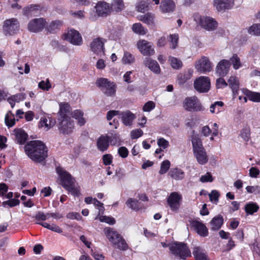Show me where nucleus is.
Instances as JSON below:
<instances>
[{
    "label": "nucleus",
    "instance_id": "f257e3e1",
    "mask_svg": "<svg viewBox=\"0 0 260 260\" xmlns=\"http://www.w3.org/2000/svg\"><path fill=\"white\" fill-rule=\"evenodd\" d=\"M27 156L36 163H42L48 156V149L45 144L38 140L31 141L24 146Z\"/></svg>",
    "mask_w": 260,
    "mask_h": 260
},
{
    "label": "nucleus",
    "instance_id": "f03ea898",
    "mask_svg": "<svg viewBox=\"0 0 260 260\" xmlns=\"http://www.w3.org/2000/svg\"><path fill=\"white\" fill-rule=\"evenodd\" d=\"M57 172L60 179V184L67 190L75 197L80 196L79 187L75 185V180L68 172L57 168Z\"/></svg>",
    "mask_w": 260,
    "mask_h": 260
},
{
    "label": "nucleus",
    "instance_id": "7ed1b4c3",
    "mask_svg": "<svg viewBox=\"0 0 260 260\" xmlns=\"http://www.w3.org/2000/svg\"><path fill=\"white\" fill-rule=\"evenodd\" d=\"M95 84L106 96H114L115 95L117 85L115 82L105 78H100L96 80Z\"/></svg>",
    "mask_w": 260,
    "mask_h": 260
},
{
    "label": "nucleus",
    "instance_id": "20e7f679",
    "mask_svg": "<svg viewBox=\"0 0 260 260\" xmlns=\"http://www.w3.org/2000/svg\"><path fill=\"white\" fill-rule=\"evenodd\" d=\"M169 249L172 254L180 259H185L191 253L187 245L182 242H174L169 244Z\"/></svg>",
    "mask_w": 260,
    "mask_h": 260
},
{
    "label": "nucleus",
    "instance_id": "39448f33",
    "mask_svg": "<svg viewBox=\"0 0 260 260\" xmlns=\"http://www.w3.org/2000/svg\"><path fill=\"white\" fill-rule=\"evenodd\" d=\"M94 8L95 10V13L97 15H91L89 19L91 21H95L97 17H107L110 15L112 13L110 8V4L105 1L98 2Z\"/></svg>",
    "mask_w": 260,
    "mask_h": 260
},
{
    "label": "nucleus",
    "instance_id": "423d86ee",
    "mask_svg": "<svg viewBox=\"0 0 260 260\" xmlns=\"http://www.w3.org/2000/svg\"><path fill=\"white\" fill-rule=\"evenodd\" d=\"M183 107L189 112H199L204 110V107L196 96L185 98L183 102Z\"/></svg>",
    "mask_w": 260,
    "mask_h": 260
},
{
    "label": "nucleus",
    "instance_id": "0eeeda50",
    "mask_svg": "<svg viewBox=\"0 0 260 260\" xmlns=\"http://www.w3.org/2000/svg\"><path fill=\"white\" fill-rule=\"evenodd\" d=\"M195 68L198 72L205 74L212 70L213 64L208 57L203 56L196 61Z\"/></svg>",
    "mask_w": 260,
    "mask_h": 260
},
{
    "label": "nucleus",
    "instance_id": "6e6552de",
    "mask_svg": "<svg viewBox=\"0 0 260 260\" xmlns=\"http://www.w3.org/2000/svg\"><path fill=\"white\" fill-rule=\"evenodd\" d=\"M210 80L208 77L201 76L194 82V87L201 93L208 92L210 88Z\"/></svg>",
    "mask_w": 260,
    "mask_h": 260
},
{
    "label": "nucleus",
    "instance_id": "1a4fd4ad",
    "mask_svg": "<svg viewBox=\"0 0 260 260\" xmlns=\"http://www.w3.org/2000/svg\"><path fill=\"white\" fill-rule=\"evenodd\" d=\"M137 46L140 52L144 56H152L154 53L152 43L145 40H140L137 42Z\"/></svg>",
    "mask_w": 260,
    "mask_h": 260
},
{
    "label": "nucleus",
    "instance_id": "9d476101",
    "mask_svg": "<svg viewBox=\"0 0 260 260\" xmlns=\"http://www.w3.org/2000/svg\"><path fill=\"white\" fill-rule=\"evenodd\" d=\"M73 128V123L69 117L58 119V129L60 133L68 135L72 133Z\"/></svg>",
    "mask_w": 260,
    "mask_h": 260
},
{
    "label": "nucleus",
    "instance_id": "9b49d317",
    "mask_svg": "<svg viewBox=\"0 0 260 260\" xmlns=\"http://www.w3.org/2000/svg\"><path fill=\"white\" fill-rule=\"evenodd\" d=\"M200 26L207 31L215 30L218 26V22L211 17L204 16L200 18Z\"/></svg>",
    "mask_w": 260,
    "mask_h": 260
},
{
    "label": "nucleus",
    "instance_id": "f8f14e48",
    "mask_svg": "<svg viewBox=\"0 0 260 260\" xmlns=\"http://www.w3.org/2000/svg\"><path fill=\"white\" fill-rule=\"evenodd\" d=\"M231 67V62L229 60L222 59L215 68L216 74L220 77L226 76L229 73Z\"/></svg>",
    "mask_w": 260,
    "mask_h": 260
},
{
    "label": "nucleus",
    "instance_id": "ddd939ff",
    "mask_svg": "<svg viewBox=\"0 0 260 260\" xmlns=\"http://www.w3.org/2000/svg\"><path fill=\"white\" fill-rule=\"evenodd\" d=\"M182 200V196L177 192L171 193L169 196L167 202L171 209L174 211H177L180 206V202Z\"/></svg>",
    "mask_w": 260,
    "mask_h": 260
},
{
    "label": "nucleus",
    "instance_id": "4468645a",
    "mask_svg": "<svg viewBox=\"0 0 260 260\" xmlns=\"http://www.w3.org/2000/svg\"><path fill=\"white\" fill-rule=\"evenodd\" d=\"M104 40L102 38H98L93 39L90 45L91 50L98 55H104Z\"/></svg>",
    "mask_w": 260,
    "mask_h": 260
},
{
    "label": "nucleus",
    "instance_id": "2eb2a0df",
    "mask_svg": "<svg viewBox=\"0 0 260 260\" xmlns=\"http://www.w3.org/2000/svg\"><path fill=\"white\" fill-rule=\"evenodd\" d=\"M65 39L75 45L82 44V39L79 32L75 29H70L64 35Z\"/></svg>",
    "mask_w": 260,
    "mask_h": 260
},
{
    "label": "nucleus",
    "instance_id": "dca6fc26",
    "mask_svg": "<svg viewBox=\"0 0 260 260\" xmlns=\"http://www.w3.org/2000/svg\"><path fill=\"white\" fill-rule=\"evenodd\" d=\"M46 21L43 18H36L30 21L28 24V29L30 31L37 32L43 29Z\"/></svg>",
    "mask_w": 260,
    "mask_h": 260
},
{
    "label": "nucleus",
    "instance_id": "f3484780",
    "mask_svg": "<svg viewBox=\"0 0 260 260\" xmlns=\"http://www.w3.org/2000/svg\"><path fill=\"white\" fill-rule=\"evenodd\" d=\"M135 114L129 110H126L122 112L119 111V118L121 119L122 123L125 126H131L132 125L133 121L136 119Z\"/></svg>",
    "mask_w": 260,
    "mask_h": 260
},
{
    "label": "nucleus",
    "instance_id": "a211bd4d",
    "mask_svg": "<svg viewBox=\"0 0 260 260\" xmlns=\"http://www.w3.org/2000/svg\"><path fill=\"white\" fill-rule=\"evenodd\" d=\"M3 28L4 30L9 34L15 33L19 28V24L17 20L12 18L6 20Z\"/></svg>",
    "mask_w": 260,
    "mask_h": 260
},
{
    "label": "nucleus",
    "instance_id": "6ab92c4d",
    "mask_svg": "<svg viewBox=\"0 0 260 260\" xmlns=\"http://www.w3.org/2000/svg\"><path fill=\"white\" fill-rule=\"evenodd\" d=\"M213 6L218 11L231 9L233 6V0H214Z\"/></svg>",
    "mask_w": 260,
    "mask_h": 260
},
{
    "label": "nucleus",
    "instance_id": "aec40b11",
    "mask_svg": "<svg viewBox=\"0 0 260 260\" xmlns=\"http://www.w3.org/2000/svg\"><path fill=\"white\" fill-rule=\"evenodd\" d=\"M144 64L155 74H159L160 73V68L157 62L150 57H145Z\"/></svg>",
    "mask_w": 260,
    "mask_h": 260
},
{
    "label": "nucleus",
    "instance_id": "412c9836",
    "mask_svg": "<svg viewBox=\"0 0 260 260\" xmlns=\"http://www.w3.org/2000/svg\"><path fill=\"white\" fill-rule=\"evenodd\" d=\"M191 225L200 236L203 237L207 236L208 230L204 224L200 221L193 220L191 222Z\"/></svg>",
    "mask_w": 260,
    "mask_h": 260
},
{
    "label": "nucleus",
    "instance_id": "4be33fe9",
    "mask_svg": "<svg viewBox=\"0 0 260 260\" xmlns=\"http://www.w3.org/2000/svg\"><path fill=\"white\" fill-rule=\"evenodd\" d=\"M112 141L113 139H110V137L102 135L97 140V147L100 151L104 152L109 147V142L112 143Z\"/></svg>",
    "mask_w": 260,
    "mask_h": 260
},
{
    "label": "nucleus",
    "instance_id": "5701e85b",
    "mask_svg": "<svg viewBox=\"0 0 260 260\" xmlns=\"http://www.w3.org/2000/svg\"><path fill=\"white\" fill-rule=\"evenodd\" d=\"M175 4L172 0H162L159 9L163 13L173 12L175 9Z\"/></svg>",
    "mask_w": 260,
    "mask_h": 260
},
{
    "label": "nucleus",
    "instance_id": "b1692460",
    "mask_svg": "<svg viewBox=\"0 0 260 260\" xmlns=\"http://www.w3.org/2000/svg\"><path fill=\"white\" fill-rule=\"evenodd\" d=\"M56 121L55 119H52L49 116H45L41 118L39 126L41 127H44L45 131H48L52 127Z\"/></svg>",
    "mask_w": 260,
    "mask_h": 260
},
{
    "label": "nucleus",
    "instance_id": "393cba45",
    "mask_svg": "<svg viewBox=\"0 0 260 260\" xmlns=\"http://www.w3.org/2000/svg\"><path fill=\"white\" fill-rule=\"evenodd\" d=\"M193 71L192 69H188L183 73H180L177 76V82L179 85H183L192 76Z\"/></svg>",
    "mask_w": 260,
    "mask_h": 260
},
{
    "label": "nucleus",
    "instance_id": "a878e982",
    "mask_svg": "<svg viewBox=\"0 0 260 260\" xmlns=\"http://www.w3.org/2000/svg\"><path fill=\"white\" fill-rule=\"evenodd\" d=\"M105 235L109 241L113 244L115 242L117 237L120 235L116 230L110 227H106L103 230Z\"/></svg>",
    "mask_w": 260,
    "mask_h": 260
},
{
    "label": "nucleus",
    "instance_id": "bb28decb",
    "mask_svg": "<svg viewBox=\"0 0 260 260\" xmlns=\"http://www.w3.org/2000/svg\"><path fill=\"white\" fill-rule=\"evenodd\" d=\"M229 86L232 90L233 96L236 98V96L238 94L239 89V82L238 78L235 76H231L228 80Z\"/></svg>",
    "mask_w": 260,
    "mask_h": 260
},
{
    "label": "nucleus",
    "instance_id": "cd10ccee",
    "mask_svg": "<svg viewBox=\"0 0 260 260\" xmlns=\"http://www.w3.org/2000/svg\"><path fill=\"white\" fill-rule=\"evenodd\" d=\"M110 8L112 12L119 13L124 9V4L123 0H112L110 4Z\"/></svg>",
    "mask_w": 260,
    "mask_h": 260
},
{
    "label": "nucleus",
    "instance_id": "c85d7f7f",
    "mask_svg": "<svg viewBox=\"0 0 260 260\" xmlns=\"http://www.w3.org/2000/svg\"><path fill=\"white\" fill-rule=\"evenodd\" d=\"M193 154L198 162L200 165H204L207 162L208 157L205 149L194 151Z\"/></svg>",
    "mask_w": 260,
    "mask_h": 260
},
{
    "label": "nucleus",
    "instance_id": "c756f323",
    "mask_svg": "<svg viewBox=\"0 0 260 260\" xmlns=\"http://www.w3.org/2000/svg\"><path fill=\"white\" fill-rule=\"evenodd\" d=\"M169 175L174 180H181L184 178L185 173L180 169L172 168L170 170Z\"/></svg>",
    "mask_w": 260,
    "mask_h": 260
},
{
    "label": "nucleus",
    "instance_id": "7c9ffc66",
    "mask_svg": "<svg viewBox=\"0 0 260 260\" xmlns=\"http://www.w3.org/2000/svg\"><path fill=\"white\" fill-rule=\"evenodd\" d=\"M115 242L112 244L114 248H117L121 250H126L128 249V245L126 243L124 239L120 235L116 237Z\"/></svg>",
    "mask_w": 260,
    "mask_h": 260
},
{
    "label": "nucleus",
    "instance_id": "2f4dec72",
    "mask_svg": "<svg viewBox=\"0 0 260 260\" xmlns=\"http://www.w3.org/2000/svg\"><path fill=\"white\" fill-rule=\"evenodd\" d=\"M16 140L20 144L25 143L27 138V134L22 129H16L14 130Z\"/></svg>",
    "mask_w": 260,
    "mask_h": 260
},
{
    "label": "nucleus",
    "instance_id": "473e14b6",
    "mask_svg": "<svg viewBox=\"0 0 260 260\" xmlns=\"http://www.w3.org/2000/svg\"><path fill=\"white\" fill-rule=\"evenodd\" d=\"M223 219L220 215L214 217L210 222L211 228L213 231L218 230L223 224Z\"/></svg>",
    "mask_w": 260,
    "mask_h": 260
},
{
    "label": "nucleus",
    "instance_id": "72a5a7b5",
    "mask_svg": "<svg viewBox=\"0 0 260 260\" xmlns=\"http://www.w3.org/2000/svg\"><path fill=\"white\" fill-rule=\"evenodd\" d=\"M192 145L193 152L204 149L202 142L199 135H194L192 136L191 139Z\"/></svg>",
    "mask_w": 260,
    "mask_h": 260
},
{
    "label": "nucleus",
    "instance_id": "f704fd0d",
    "mask_svg": "<svg viewBox=\"0 0 260 260\" xmlns=\"http://www.w3.org/2000/svg\"><path fill=\"white\" fill-rule=\"evenodd\" d=\"M192 254L196 260H208L204 250L200 247H194L193 249Z\"/></svg>",
    "mask_w": 260,
    "mask_h": 260
},
{
    "label": "nucleus",
    "instance_id": "c9c22d12",
    "mask_svg": "<svg viewBox=\"0 0 260 260\" xmlns=\"http://www.w3.org/2000/svg\"><path fill=\"white\" fill-rule=\"evenodd\" d=\"M241 90L242 92L249 98V100L254 102H260V93L252 92L244 88Z\"/></svg>",
    "mask_w": 260,
    "mask_h": 260
},
{
    "label": "nucleus",
    "instance_id": "e433bc0d",
    "mask_svg": "<svg viewBox=\"0 0 260 260\" xmlns=\"http://www.w3.org/2000/svg\"><path fill=\"white\" fill-rule=\"evenodd\" d=\"M62 22L60 20H54L49 23L46 28L48 31L51 33H54L58 30L60 26L62 25Z\"/></svg>",
    "mask_w": 260,
    "mask_h": 260
},
{
    "label": "nucleus",
    "instance_id": "4c0bfd02",
    "mask_svg": "<svg viewBox=\"0 0 260 260\" xmlns=\"http://www.w3.org/2000/svg\"><path fill=\"white\" fill-rule=\"evenodd\" d=\"M71 115L72 117L77 120L78 123L80 126H82L85 124V120L83 117V113L81 111L78 110H75Z\"/></svg>",
    "mask_w": 260,
    "mask_h": 260
},
{
    "label": "nucleus",
    "instance_id": "58836bf2",
    "mask_svg": "<svg viewBox=\"0 0 260 260\" xmlns=\"http://www.w3.org/2000/svg\"><path fill=\"white\" fill-rule=\"evenodd\" d=\"M258 209V205L254 202L248 203L245 206V211L247 214L252 215L256 212Z\"/></svg>",
    "mask_w": 260,
    "mask_h": 260
},
{
    "label": "nucleus",
    "instance_id": "ea45409f",
    "mask_svg": "<svg viewBox=\"0 0 260 260\" xmlns=\"http://www.w3.org/2000/svg\"><path fill=\"white\" fill-rule=\"evenodd\" d=\"M154 16L150 13H147L146 14L140 15L138 19L147 24H153Z\"/></svg>",
    "mask_w": 260,
    "mask_h": 260
},
{
    "label": "nucleus",
    "instance_id": "a19ab883",
    "mask_svg": "<svg viewBox=\"0 0 260 260\" xmlns=\"http://www.w3.org/2000/svg\"><path fill=\"white\" fill-rule=\"evenodd\" d=\"M133 31L138 35H144L147 32V29L145 28L140 23H136L132 26Z\"/></svg>",
    "mask_w": 260,
    "mask_h": 260
},
{
    "label": "nucleus",
    "instance_id": "79ce46f5",
    "mask_svg": "<svg viewBox=\"0 0 260 260\" xmlns=\"http://www.w3.org/2000/svg\"><path fill=\"white\" fill-rule=\"evenodd\" d=\"M229 60L235 70H238L242 67L240 59L236 54H234Z\"/></svg>",
    "mask_w": 260,
    "mask_h": 260
},
{
    "label": "nucleus",
    "instance_id": "37998d69",
    "mask_svg": "<svg viewBox=\"0 0 260 260\" xmlns=\"http://www.w3.org/2000/svg\"><path fill=\"white\" fill-rule=\"evenodd\" d=\"M70 113V107L68 104L61 105L60 106L59 114L60 117L63 118L64 117H69V115Z\"/></svg>",
    "mask_w": 260,
    "mask_h": 260
},
{
    "label": "nucleus",
    "instance_id": "c03bdc74",
    "mask_svg": "<svg viewBox=\"0 0 260 260\" xmlns=\"http://www.w3.org/2000/svg\"><path fill=\"white\" fill-rule=\"evenodd\" d=\"M223 106V103L221 101L215 102L210 107V111L212 113H218Z\"/></svg>",
    "mask_w": 260,
    "mask_h": 260
},
{
    "label": "nucleus",
    "instance_id": "a18cd8bd",
    "mask_svg": "<svg viewBox=\"0 0 260 260\" xmlns=\"http://www.w3.org/2000/svg\"><path fill=\"white\" fill-rule=\"evenodd\" d=\"M5 121L8 127L13 126L15 123V119L13 114L9 111L5 116Z\"/></svg>",
    "mask_w": 260,
    "mask_h": 260
},
{
    "label": "nucleus",
    "instance_id": "49530a36",
    "mask_svg": "<svg viewBox=\"0 0 260 260\" xmlns=\"http://www.w3.org/2000/svg\"><path fill=\"white\" fill-rule=\"evenodd\" d=\"M169 41L170 42V48L175 49L178 46L179 36L177 34L170 35Z\"/></svg>",
    "mask_w": 260,
    "mask_h": 260
},
{
    "label": "nucleus",
    "instance_id": "de8ad7c7",
    "mask_svg": "<svg viewBox=\"0 0 260 260\" xmlns=\"http://www.w3.org/2000/svg\"><path fill=\"white\" fill-rule=\"evenodd\" d=\"M169 60L170 62L172 67L175 69H179L182 66V61L176 57L170 56Z\"/></svg>",
    "mask_w": 260,
    "mask_h": 260
},
{
    "label": "nucleus",
    "instance_id": "09e8293b",
    "mask_svg": "<svg viewBox=\"0 0 260 260\" xmlns=\"http://www.w3.org/2000/svg\"><path fill=\"white\" fill-rule=\"evenodd\" d=\"M127 206L134 210H138L139 209L138 205V201L137 200L129 198L126 202Z\"/></svg>",
    "mask_w": 260,
    "mask_h": 260
},
{
    "label": "nucleus",
    "instance_id": "8fccbe9b",
    "mask_svg": "<svg viewBox=\"0 0 260 260\" xmlns=\"http://www.w3.org/2000/svg\"><path fill=\"white\" fill-rule=\"evenodd\" d=\"M248 32L250 35L260 36V24H255L248 29Z\"/></svg>",
    "mask_w": 260,
    "mask_h": 260
},
{
    "label": "nucleus",
    "instance_id": "3c124183",
    "mask_svg": "<svg viewBox=\"0 0 260 260\" xmlns=\"http://www.w3.org/2000/svg\"><path fill=\"white\" fill-rule=\"evenodd\" d=\"M35 218L37 222H41V221H44L49 218V213H44L43 212L39 211L35 216Z\"/></svg>",
    "mask_w": 260,
    "mask_h": 260
},
{
    "label": "nucleus",
    "instance_id": "603ef678",
    "mask_svg": "<svg viewBox=\"0 0 260 260\" xmlns=\"http://www.w3.org/2000/svg\"><path fill=\"white\" fill-rule=\"evenodd\" d=\"M170 165V162L168 160H166L162 161L160 166V169L159 171V173L160 174H165L169 169Z\"/></svg>",
    "mask_w": 260,
    "mask_h": 260
},
{
    "label": "nucleus",
    "instance_id": "864d4df0",
    "mask_svg": "<svg viewBox=\"0 0 260 260\" xmlns=\"http://www.w3.org/2000/svg\"><path fill=\"white\" fill-rule=\"evenodd\" d=\"M99 219L101 222H106L110 225H113L116 222V221L114 218L109 216H100L99 217Z\"/></svg>",
    "mask_w": 260,
    "mask_h": 260
},
{
    "label": "nucleus",
    "instance_id": "5fc2aeb1",
    "mask_svg": "<svg viewBox=\"0 0 260 260\" xmlns=\"http://www.w3.org/2000/svg\"><path fill=\"white\" fill-rule=\"evenodd\" d=\"M39 87L43 90L48 91L51 88V85L49 79H47L46 81H42L39 83Z\"/></svg>",
    "mask_w": 260,
    "mask_h": 260
},
{
    "label": "nucleus",
    "instance_id": "6e6d98bb",
    "mask_svg": "<svg viewBox=\"0 0 260 260\" xmlns=\"http://www.w3.org/2000/svg\"><path fill=\"white\" fill-rule=\"evenodd\" d=\"M143 134L142 129L138 128L133 130L131 133V136L132 139H136L141 137Z\"/></svg>",
    "mask_w": 260,
    "mask_h": 260
},
{
    "label": "nucleus",
    "instance_id": "4d7b16f0",
    "mask_svg": "<svg viewBox=\"0 0 260 260\" xmlns=\"http://www.w3.org/2000/svg\"><path fill=\"white\" fill-rule=\"evenodd\" d=\"M122 59L125 63H131L134 62L135 58L131 54L128 52H126L124 53Z\"/></svg>",
    "mask_w": 260,
    "mask_h": 260
},
{
    "label": "nucleus",
    "instance_id": "13d9d810",
    "mask_svg": "<svg viewBox=\"0 0 260 260\" xmlns=\"http://www.w3.org/2000/svg\"><path fill=\"white\" fill-rule=\"evenodd\" d=\"M137 10L140 12L143 13L148 10V5L145 2H141L137 5Z\"/></svg>",
    "mask_w": 260,
    "mask_h": 260
},
{
    "label": "nucleus",
    "instance_id": "bf43d9fd",
    "mask_svg": "<svg viewBox=\"0 0 260 260\" xmlns=\"http://www.w3.org/2000/svg\"><path fill=\"white\" fill-rule=\"evenodd\" d=\"M155 108V104L152 101L147 102L143 107L144 112H150Z\"/></svg>",
    "mask_w": 260,
    "mask_h": 260
},
{
    "label": "nucleus",
    "instance_id": "052dcab7",
    "mask_svg": "<svg viewBox=\"0 0 260 260\" xmlns=\"http://www.w3.org/2000/svg\"><path fill=\"white\" fill-rule=\"evenodd\" d=\"M228 83L225 82L223 77H219V78L217 79L216 81V86L217 88L226 87Z\"/></svg>",
    "mask_w": 260,
    "mask_h": 260
},
{
    "label": "nucleus",
    "instance_id": "680f3d73",
    "mask_svg": "<svg viewBox=\"0 0 260 260\" xmlns=\"http://www.w3.org/2000/svg\"><path fill=\"white\" fill-rule=\"evenodd\" d=\"M219 196V192L216 190H212L209 194L210 200L211 201H214L216 202V203H217L218 201Z\"/></svg>",
    "mask_w": 260,
    "mask_h": 260
},
{
    "label": "nucleus",
    "instance_id": "e2e57ef3",
    "mask_svg": "<svg viewBox=\"0 0 260 260\" xmlns=\"http://www.w3.org/2000/svg\"><path fill=\"white\" fill-rule=\"evenodd\" d=\"M200 181L202 182H212L213 181V178L209 173H207L205 175H203L200 178Z\"/></svg>",
    "mask_w": 260,
    "mask_h": 260
},
{
    "label": "nucleus",
    "instance_id": "0e129e2a",
    "mask_svg": "<svg viewBox=\"0 0 260 260\" xmlns=\"http://www.w3.org/2000/svg\"><path fill=\"white\" fill-rule=\"evenodd\" d=\"M157 144L160 147L166 149L169 146V142L164 138H160L157 141Z\"/></svg>",
    "mask_w": 260,
    "mask_h": 260
},
{
    "label": "nucleus",
    "instance_id": "69168bd1",
    "mask_svg": "<svg viewBox=\"0 0 260 260\" xmlns=\"http://www.w3.org/2000/svg\"><path fill=\"white\" fill-rule=\"evenodd\" d=\"M67 217L69 219H76L77 220H79L81 219V216L77 212L69 213L67 215Z\"/></svg>",
    "mask_w": 260,
    "mask_h": 260
},
{
    "label": "nucleus",
    "instance_id": "338daca9",
    "mask_svg": "<svg viewBox=\"0 0 260 260\" xmlns=\"http://www.w3.org/2000/svg\"><path fill=\"white\" fill-rule=\"evenodd\" d=\"M118 153L122 158H125L127 156L128 151L125 147H121L118 149Z\"/></svg>",
    "mask_w": 260,
    "mask_h": 260
},
{
    "label": "nucleus",
    "instance_id": "774afa93",
    "mask_svg": "<svg viewBox=\"0 0 260 260\" xmlns=\"http://www.w3.org/2000/svg\"><path fill=\"white\" fill-rule=\"evenodd\" d=\"M112 156L111 154H105L103 156V162L105 165H109L112 162Z\"/></svg>",
    "mask_w": 260,
    "mask_h": 260
}]
</instances>
